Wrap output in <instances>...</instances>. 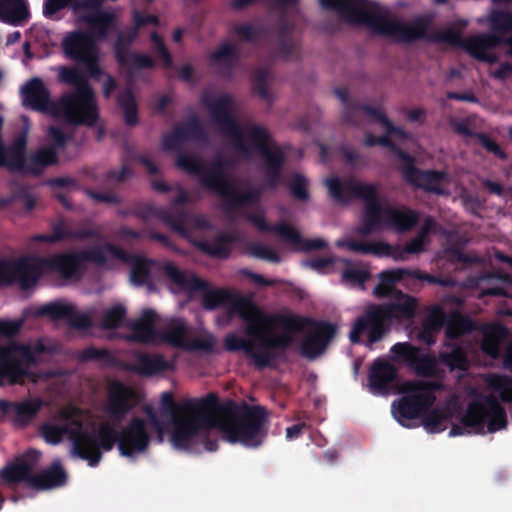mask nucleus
<instances>
[{"label": "nucleus", "instance_id": "41", "mask_svg": "<svg viewBox=\"0 0 512 512\" xmlns=\"http://www.w3.org/2000/svg\"><path fill=\"white\" fill-rule=\"evenodd\" d=\"M477 330V325L469 316L462 315L458 311H452L448 314L446 337L456 340L464 335H468Z\"/></svg>", "mask_w": 512, "mask_h": 512}, {"label": "nucleus", "instance_id": "18", "mask_svg": "<svg viewBox=\"0 0 512 512\" xmlns=\"http://www.w3.org/2000/svg\"><path fill=\"white\" fill-rule=\"evenodd\" d=\"M151 436L147 430L146 420L133 417L119 431L118 450L124 457H134L148 450Z\"/></svg>", "mask_w": 512, "mask_h": 512}, {"label": "nucleus", "instance_id": "55", "mask_svg": "<svg viewBox=\"0 0 512 512\" xmlns=\"http://www.w3.org/2000/svg\"><path fill=\"white\" fill-rule=\"evenodd\" d=\"M52 234H37L32 239L35 242H44V243H57L64 240H70V232L66 225V222L63 219L58 220L57 222H53L51 225Z\"/></svg>", "mask_w": 512, "mask_h": 512}, {"label": "nucleus", "instance_id": "47", "mask_svg": "<svg viewBox=\"0 0 512 512\" xmlns=\"http://www.w3.org/2000/svg\"><path fill=\"white\" fill-rule=\"evenodd\" d=\"M86 22L98 40H105L108 32L116 28V16L107 11H97L89 15Z\"/></svg>", "mask_w": 512, "mask_h": 512}, {"label": "nucleus", "instance_id": "59", "mask_svg": "<svg viewBox=\"0 0 512 512\" xmlns=\"http://www.w3.org/2000/svg\"><path fill=\"white\" fill-rule=\"evenodd\" d=\"M77 358L80 362H103L107 365H112L114 362V357L110 353L109 350L105 348H96L93 346L87 347L81 350Z\"/></svg>", "mask_w": 512, "mask_h": 512}, {"label": "nucleus", "instance_id": "4", "mask_svg": "<svg viewBox=\"0 0 512 512\" xmlns=\"http://www.w3.org/2000/svg\"><path fill=\"white\" fill-rule=\"evenodd\" d=\"M201 104L208 109L211 120L219 132L230 138L237 150L249 154L252 147L260 153L265 166V186L268 189H275L282 176L285 154L279 146L271 147L268 129L258 124L248 125L246 133L251 142L250 146L246 143L243 130L234 116V99L230 94L223 93L216 99L204 94L201 96Z\"/></svg>", "mask_w": 512, "mask_h": 512}, {"label": "nucleus", "instance_id": "15", "mask_svg": "<svg viewBox=\"0 0 512 512\" xmlns=\"http://www.w3.org/2000/svg\"><path fill=\"white\" fill-rule=\"evenodd\" d=\"M45 257H23L16 261L0 260V277L5 285L19 283L22 289L33 287L46 270Z\"/></svg>", "mask_w": 512, "mask_h": 512}, {"label": "nucleus", "instance_id": "43", "mask_svg": "<svg viewBox=\"0 0 512 512\" xmlns=\"http://www.w3.org/2000/svg\"><path fill=\"white\" fill-rule=\"evenodd\" d=\"M116 104L123 112L126 126L135 127L139 124L138 104L131 88H126L117 95Z\"/></svg>", "mask_w": 512, "mask_h": 512}, {"label": "nucleus", "instance_id": "64", "mask_svg": "<svg viewBox=\"0 0 512 512\" xmlns=\"http://www.w3.org/2000/svg\"><path fill=\"white\" fill-rule=\"evenodd\" d=\"M475 138L479 141L480 145L489 153H492L494 156L499 158L500 160H507V153L499 146V144L490 138L486 133L479 132L475 134Z\"/></svg>", "mask_w": 512, "mask_h": 512}, {"label": "nucleus", "instance_id": "54", "mask_svg": "<svg viewBox=\"0 0 512 512\" xmlns=\"http://www.w3.org/2000/svg\"><path fill=\"white\" fill-rule=\"evenodd\" d=\"M270 72L268 68H257L252 74V90L253 93L258 95L261 99L272 103L273 98L268 90V79Z\"/></svg>", "mask_w": 512, "mask_h": 512}, {"label": "nucleus", "instance_id": "51", "mask_svg": "<svg viewBox=\"0 0 512 512\" xmlns=\"http://www.w3.org/2000/svg\"><path fill=\"white\" fill-rule=\"evenodd\" d=\"M449 350L441 351L439 353V360L442 364L447 366L451 371L467 370L468 359L465 350L457 344H447Z\"/></svg>", "mask_w": 512, "mask_h": 512}, {"label": "nucleus", "instance_id": "56", "mask_svg": "<svg viewBox=\"0 0 512 512\" xmlns=\"http://www.w3.org/2000/svg\"><path fill=\"white\" fill-rule=\"evenodd\" d=\"M127 310L124 305L116 304L104 311L101 319V327L105 330L116 329L122 325Z\"/></svg>", "mask_w": 512, "mask_h": 512}, {"label": "nucleus", "instance_id": "30", "mask_svg": "<svg viewBox=\"0 0 512 512\" xmlns=\"http://www.w3.org/2000/svg\"><path fill=\"white\" fill-rule=\"evenodd\" d=\"M67 482V473L60 462H53L47 469L34 474L32 488L36 490H49L62 487Z\"/></svg>", "mask_w": 512, "mask_h": 512}, {"label": "nucleus", "instance_id": "14", "mask_svg": "<svg viewBox=\"0 0 512 512\" xmlns=\"http://www.w3.org/2000/svg\"><path fill=\"white\" fill-rule=\"evenodd\" d=\"M392 322L382 304H368L358 316L351 328L349 339L352 343H360L361 336H366V345L381 341L391 330Z\"/></svg>", "mask_w": 512, "mask_h": 512}, {"label": "nucleus", "instance_id": "45", "mask_svg": "<svg viewBox=\"0 0 512 512\" xmlns=\"http://www.w3.org/2000/svg\"><path fill=\"white\" fill-rule=\"evenodd\" d=\"M388 316L393 323L394 320H410L415 316L417 301L415 298L404 294L401 300L393 303H383Z\"/></svg>", "mask_w": 512, "mask_h": 512}, {"label": "nucleus", "instance_id": "29", "mask_svg": "<svg viewBox=\"0 0 512 512\" xmlns=\"http://www.w3.org/2000/svg\"><path fill=\"white\" fill-rule=\"evenodd\" d=\"M236 237L227 232H220L212 240L194 241V246L209 257L227 259L232 251Z\"/></svg>", "mask_w": 512, "mask_h": 512}, {"label": "nucleus", "instance_id": "17", "mask_svg": "<svg viewBox=\"0 0 512 512\" xmlns=\"http://www.w3.org/2000/svg\"><path fill=\"white\" fill-rule=\"evenodd\" d=\"M399 159L403 162L401 172L403 178L423 191L436 195L445 193L442 183L446 178L444 171L421 170L415 166L414 158L407 152L399 150Z\"/></svg>", "mask_w": 512, "mask_h": 512}, {"label": "nucleus", "instance_id": "10", "mask_svg": "<svg viewBox=\"0 0 512 512\" xmlns=\"http://www.w3.org/2000/svg\"><path fill=\"white\" fill-rule=\"evenodd\" d=\"M460 425L453 424L449 436L464 435L467 428L473 433H484L485 428L489 433L502 430L507 426V415L504 407L498 399L492 395L482 399L472 400L461 417Z\"/></svg>", "mask_w": 512, "mask_h": 512}, {"label": "nucleus", "instance_id": "23", "mask_svg": "<svg viewBox=\"0 0 512 512\" xmlns=\"http://www.w3.org/2000/svg\"><path fill=\"white\" fill-rule=\"evenodd\" d=\"M298 0H264V4L280 10L284 13V10L288 7L296 6ZM294 25L286 19L285 15L282 14L278 23V50L285 59H292L297 52V43L292 37Z\"/></svg>", "mask_w": 512, "mask_h": 512}, {"label": "nucleus", "instance_id": "35", "mask_svg": "<svg viewBox=\"0 0 512 512\" xmlns=\"http://www.w3.org/2000/svg\"><path fill=\"white\" fill-rule=\"evenodd\" d=\"M502 41V38L496 34H481L466 38L463 48L476 59L492 61L488 58L486 51L498 46Z\"/></svg>", "mask_w": 512, "mask_h": 512}, {"label": "nucleus", "instance_id": "21", "mask_svg": "<svg viewBox=\"0 0 512 512\" xmlns=\"http://www.w3.org/2000/svg\"><path fill=\"white\" fill-rule=\"evenodd\" d=\"M41 453L35 449H29L15 460L5 466L1 471V478L9 485L26 483L32 488L34 469L38 465Z\"/></svg>", "mask_w": 512, "mask_h": 512}, {"label": "nucleus", "instance_id": "2", "mask_svg": "<svg viewBox=\"0 0 512 512\" xmlns=\"http://www.w3.org/2000/svg\"><path fill=\"white\" fill-rule=\"evenodd\" d=\"M241 319L246 322L245 334L255 339L264 349L285 351L294 343V332L312 326L300 344L301 355L313 359L320 355L335 334L334 326L329 322L315 321L308 317L266 314L250 298H240L234 304Z\"/></svg>", "mask_w": 512, "mask_h": 512}, {"label": "nucleus", "instance_id": "37", "mask_svg": "<svg viewBox=\"0 0 512 512\" xmlns=\"http://www.w3.org/2000/svg\"><path fill=\"white\" fill-rule=\"evenodd\" d=\"M58 162L57 151L54 148H39L31 153L25 160L23 170L33 175H40L46 167L52 166Z\"/></svg>", "mask_w": 512, "mask_h": 512}, {"label": "nucleus", "instance_id": "63", "mask_svg": "<svg viewBox=\"0 0 512 512\" xmlns=\"http://www.w3.org/2000/svg\"><path fill=\"white\" fill-rule=\"evenodd\" d=\"M291 195L299 201H306L309 199L308 182L307 179L299 174L295 173L293 179L289 185Z\"/></svg>", "mask_w": 512, "mask_h": 512}, {"label": "nucleus", "instance_id": "27", "mask_svg": "<svg viewBox=\"0 0 512 512\" xmlns=\"http://www.w3.org/2000/svg\"><path fill=\"white\" fill-rule=\"evenodd\" d=\"M211 65L215 67L218 76L230 79L240 60L239 48L236 44L224 42L209 55Z\"/></svg>", "mask_w": 512, "mask_h": 512}, {"label": "nucleus", "instance_id": "57", "mask_svg": "<svg viewBox=\"0 0 512 512\" xmlns=\"http://www.w3.org/2000/svg\"><path fill=\"white\" fill-rule=\"evenodd\" d=\"M72 304H66L62 302H52L46 305L41 306L37 315L39 316H48L52 320H65L67 321L68 317L71 316V308Z\"/></svg>", "mask_w": 512, "mask_h": 512}, {"label": "nucleus", "instance_id": "38", "mask_svg": "<svg viewBox=\"0 0 512 512\" xmlns=\"http://www.w3.org/2000/svg\"><path fill=\"white\" fill-rule=\"evenodd\" d=\"M36 199L27 187H18L9 196H0V209H15L21 213L31 212Z\"/></svg>", "mask_w": 512, "mask_h": 512}, {"label": "nucleus", "instance_id": "61", "mask_svg": "<svg viewBox=\"0 0 512 512\" xmlns=\"http://www.w3.org/2000/svg\"><path fill=\"white\" fill-rule=\"evenodd\" d=\"M247 251L250 256L271 263H279L281 260L275 250L262 243H250L247 247Z\"/></svg>", "mask_w": 512, "mask_h": 512}, {"label": "nucleus", "instance_id": "26", "mask_svg": "<svg viewBox=\"0 0 512 512\" xmlns=\"http://www.w3.org/2000/svg\"><path fill=\"white\" fill-rule=\"evenodd\" d=\"M41 408L40 400L7 401L0 399V411L10 417L15 426H26Z\"/></svg>", "mask_w": 512, "mask_h": 512}, {"label": "nucleus", "instance_id": "53", "mask_svg": "<svg viewBox=\"0 0 512 512\" xmlns=\"http://www.w3.org/2000/svg\"><path fill=\"white\" fill-rule=\"evenodd\" d=\"M488 389L498 393L504 403H512V377L505 374H490L486 378Z\"/></svg>", "mask_w": 512, "mask_h": 512}, {"label": "nucleus", "instance_id": "16", "mask_svg": "<svg viewBox=\"0 0 512 512\" xmlns=\"http://www.w3.org/2000/svg\"><path fill=\"white\" fill-rule=\"evenodd\" d=\"M425 239L417 235L408 241L403 247L391 245L387 242H360L356 240H339L338 247H347L350 251L360 254H372L376 256L392 257L395 260H403L405 254H417L424 250Z\"/></svg>", "mask_w": 512, "mask_h": 512}, {"label": "nucleus", "instance_id": "50", "mask_svg": "<svg viewBox=\"0 0 512 512\" xmlns=\"http://www.w3.org/2000/svg\"><path fill=\"white\" fill-rule=\"evenodd\" d=\"M247 220L255 225L262 232H274L283 240L296 239L294 228L282 222L275 225H270L265 220L264 216L250 213L247 215Z\"/></svg>", "mask_w": 512, "mask_h": 512}, {"label": "nucleus", "instance_id": "19", "mask_svg": "<svg viewBox=\"0 0 512 512\" xmlns=\"http://www.w3.org/2000/svg\"><path fill=\"white\" fill-rule=\"evenodd\" d=\"M391 352L395 360L413 369L418 376L435 377L438 372V361L435 356L423 354L418 347L409 342H399L392 346Z\"/></svg>", "mask_w": 512, "mask_h": 512}, {"label": "nucleus", "instance_id": "5", "mask_svg": "<svg viewBox=\"0 0 512 512\" xmlns=\"http://www.w3.org/2000/svg\"><path fill=\"white\" fill-rule=\"evenodd\" d=\"M326 186L336 202L347 204L352 199L364 201L362 226L358 230L363 236L383 229L405 233L419 223V213L407 206L400 208L391 205L383 206L374 184L362 183L353 178L341 181L338 177H332L327 179Z\"/></svg>", "mask_w": 512, "mask_h": 512}, {"label": "nucleus", "instance_id": "20", "mask_svg": "<svg viewBox=\"0 0 512 512\" xmlns=\"http://www.w3.org/2000/svg\"><path fill=\"white\" fill-rule=\"evenodd\" d=\"M61 49L67 59L77 64L99 53L93 35L81 30L67 33L61 41Z\"/></svg>", "mask_w": 512, "mask_h": 512}, {"label": "nucleus", "instance_id": "42", "mask_svg": "<svg viewBox=\"0 0 512 512\" xmlns=\"http://www.w3.org/2000/svg\"><path fill=\"white\" fill-rule=\"evenodd\" d=\"M506 334V328L500 324L488 325L483 332L481 350L484 354L493 359H498L501 355L500 343Z\"/></svg>", "mask_w": 512, "mask_h": 512}, {"label": "nucleus", "instance_id": "1", "mask_svg": "<svg viewBox=\"0 0 512 512\" xmlns=\"http://www.w3.org/2000/svg\"><path fill=\"white\" fill-rule=\"evenodd\" d=\"M182 414L174 416L170 434L171 444L177 450L216 451L218 441L209 436V430L214 428L221 431L227 442L253 449L260 447L268 435V410L264 406L238 405L231 399L221 403L214 392L185 400Z\"/></svg>", "mask_w": 512, "mask_h": 512}, {"label": "nucleus", "instance_id": "11", "mask_svg": "<svg viewBox=\"0 0 512 512\" xmlns=\"http://www.w3.org/2000/svg\"><path fill=\"white\" fill-rule=\"evenodd\" d=\"M440 384L431 381H407L402 385L403 396L392 403L395 420L405 428H412L411 421L428 411L436 401L435 391Z\"/></svg>", "mask_w": 512, "mask_h": 512}, {"label": "nucleus", "instance_id": "25", "mask_svg": "<svg viewBox=\"0 0 512 512\" xmlns=\"http://www.w3.org/2000/svg\"><path fill=\"white\" fill-rule=\"evenodd\" d=\"M398 377L397 368L381 359L373 362L368 373V384L374 394L386 395L389 393Z\"/></svg>", "mask_w": 512, "mask_h": 512}, {"label": "nucleus", "instance_id": "58", "mask_svg": "<svg viewBox=\"0 0 512 512\" xmlns=\"http://www.w3.org/2000/svg\"><path fill=\"white\" fill-rule=\"evenodd\" d=\"M490 24L493 34L505 35L512 33V12L507 10L495 11L490 16Z\"/></svg>", "mask_w": 512, "mask_h": 512}, {"label": "nucleus", "instance_id": "36", "mask_svg": "<svg viewBox=\"0 0 512 512\" xmlns=\"http://www.w3.org/2000/svg\"><path fill=\"white\" fill-rule=\"evenodd\" d=\"M325 10L335 11L340 18L352 24L368 4V0H319Z\"/></svg>", "mask_w": 512, "mask_h": 512}, {"label": "nucleus", "instance_id": "33", "mask_svg": "<svg viewBox=\"0 0 512 512\" xmlns=\"http://www.w3.org/2000/svg\"><path fill=\"white\" fill-rule=\"evenodd\" d=\"M408 274L405 269L382 271L379 274L380 282L375 286L373 294L377 298H393L401 300L404 293L395 288V284L402 280L403 275Z\"/></svg>", "mask_w": 512, "mask_h": 512}, {"label": "nucleus", "instance_id": "62", "mask_svg": "<svg viewBox=\"0 0 512 512\" xmlns=\"http://www.w3.org/2000/svg\"><path fill=\"white\" fill-rule=\"evenodd\" d=\"M448 314L440 306H435L430 310L423 320L427 330L439 332L443 326L447 327Z\"/></svg>", "mask_w": 512, "mask_h": 512}, {"label": "nucleus", "instance_id": "3", "mask_svg": "<svg viewBox=\"0 0 512 512\" xmlns=\"http://www.w3.org/2000/svg\"><path fill=\"white\" fill-rule=\"evenodd\" d=\"M57 81L75 88L73 92L63 94L57 106L51 101L50 91L38 77L22 86L23 105L38 112L56 108L55 114L62 116L68 124L95 126L99 119V108L88 78L75 66L60 65L57 67Z\"/></svg>", "mask_w": 512, "mask_h": 512}, {"label": "nucleus", "instance_id": "6", "mask_svg": "<svg viewBox=\"0 0 512 512\" xmlns=\"http://www.w3.org/2000/svg\"><path fill=\"white\" fill-rule=\"evenodd\" d=\"M176 163L179 168L198 176L203 188L222 198L223 208L227 213L236 212L242 207L257 203L260 199L259 191L255 189L242 191L230 181L225 172V162L221 158L206 164L199 157L180 154Z\"/></svg>", "mask_w": 512, "mask_h": 512}, {"label": "nucleus", "instance_id": "34", "mask_svg": "<svg viewBox=\"0 0 512 512\" xmlns=\"http://www.w3.org/2000/svg\"><path fill=\"white\" fill-rule=\"evenodd\" d=\"M198 292L203 293L202 305L206 310H215L220 306L230 304V313L237 314L240 318L239 312L234 309V304L243 296H235L226 289H210L209 283L205 289H201Z\"/></svg>", "mask_w": 512, "mask_h": 512}, {"label": "nucleus", "instance_id": "60", "mask_svg": "<svg viewBox=\"0 0 512 512\" xmlns=\"http://www.w3.org/2000/svg\"><path fill=\"white\" fill-rule=\"evenodd\" d=\"M151 275V261L144 258L137 259L131 268V281L137 285H144Z\"/></svg>", "mask_w": 512, "mask_h": 512}, {"label": "nucleus", "instance_id": "48", "mask_svg": "<svg viewBox=\"0 0 512 512\" xmlns=\"http://www.w3.org/2000/svg\"><path fill=\"white\" fill-rule=\"evenodd\" d=\"M453 413L449 408H435L422 414V425L429 433H440L447 428Z\"/></svg>", "mask_w": 512, "mask_h": 512}, {"label": "nucleus", "instance_id": "9", "mask_svg": "<svg viewBox=\"0 0 512 512\" xmlns=\"http://www.w3.org/2000/svg\"><path fill=\"white\" fill-rule=\"evenodd\" d=\"M352 24L365 25L374 32L393 37L401 43L430 38L427 34V24L423 20L418 19L413 23L392 20L387 9L370 1Z\"/></svg>", "mask_w": 512, "mask_h": 512}, {"label": "nucleus", "instance_id": "24", "mask_svg": "<svg viewBox=\"0 0 512 512\" xmlns=\"http://www.w3.org/2000/svg\"><path fill=\"white\" fill-rule=\"evenodd\" d=\"M246 336L249 338V340L241 338L236 333L227 334L224 339V346L226 350L230 352L244 351L245 354L253 360L255 366L260 370L267 367H272V362L278 357V353L274 351L275 349H265V352H257L254 349L255 345L260 347L262 346L247 334Z\"/></svg>", "mask_w": 512, "mask_h": 512}, {"label": "nucleus", "instance_id": "7", "mask_svg": "<svg viewBox=\"0 0 512 512\" xmlns=\"http://www.w3.org/2000/svg\"><path fill=\"white\" fill-rule=\"evenodd\" d=\"M56 352L55 345H46L41 339L33 346L16 341L0 346V387L36 383L38 374L31 368L39 363V355Z\"/></svg>", "mask_w": 512, "mask_h": 512}, {"label": "nucleus", "instance_id": "13", "mask_svg": "<svg viewBox=\"0 0 512 512\" xmlns=\"http://www.w3.org/2000/svg\"><path fill=\"white\" fill-rule=\"evenodd\" d=\"M118 439L119 431L108 423L101 424L97 433L79 429L72 437V452L95 467L102 459L101 449L112 450Z\"/></svg>", "mask_w": 512, "mask_h": 512}, {"label": "nucleus", "instance_id": "8", "mask_svg": "<svg viewBox=\"0 0 512 512\" xmlns=\"http://www.w3.org/2000/svg\"><path fill=\"white\" fill-rule=\"evenodd\" d=\"M106 252L117 259L126 260V253L122 248L106 243L104 246L95 245L81 251L55 253L45 257L42 262L46 266V271L53 272L65 280H78L83 276L87 262L98 266L106 265Z\"/></svg>", "mask_w": 512, "mask_h": 512}, {"label": "nucleus", "instance_id": "44", "mask_svg": "<svg viewBox=\"0 0 512 512\" xmlns=\"http://www.w3.org/2000/svg\"><path fill=\"white\" fill-rule=\"evenodd\" d=\"M29 17L25 0H0V20L4 23L18 24Z\"/></svg>", "mask_w": 512, "mask_h": 512}, {"label": "nucleus", "instance_id": "22", "mask_svg": "<svg viewBox=\"0 0 512 512\" xmlns=\"http://www.w3.org/2000/svg\"><path fill=\"white\" fill-rule=\"evenodd\" d=\"M137 402V394L130 386L119 380L109 384L106 412L114 420H123Z\"/></svg>", "mask_w": 512, "mask_h": 512}, {"label": "nucleus", "instance_id": "52", "mask_svg": "<svg viewBox=\"0 0 512 512\" xmlns=\"http://www.w3.org/2000/svg\"><path fill=\"white\" fill-rule=\"evenodd\" d=\"M180 131L184 142H203L207 140V133L197 116H191L187 121L177 124L174 127Z\"/></svg>", "mask_w": 512, "mask_h": 512}, {"label": "nucleus", "instance_id": "32", "mask_svg": "<svg viewBox=\"0 0 512 512\" xmlns=\"http://www.w3.org/2000/svg\"><path fill=\"white\" fill-rule=\"evenodd\" d=\"M164 275L175 285L190 291H199L205 289L207 281L199 278L195 274L188 275L173 262H165L162 266Z\"/></svg>", "mask_w": 512, "mask_h": 512}, {"label": "nucleus", "instance_id": "31", "mask_svg": "<svg viewBox=\"0 0 512 512\" xmlns=\"http://www.w3.org/2000/svg\"><path fill=\"white\" fill-rule=\"evenodd\" d=\"M167 361L161 355L137 353L134 362L126 364L125 369L142 376H152L168 369Z\"/></svg>", "mask_w": 512, "mask_h": 512}, {"label": "nucleus", "instance_id": "46", "mask_svg": "<svg viewBox=\"0 0 512 512\" xmlns=\"http://www.w3.org/2000/svg\"><path fill=\"white\" fill-rule=\"evenodd\" d=\"M27 136L21 134L12 142L8 151L5 150V163L1 167H9L11 170H23L26 156Z\"/></svg>", "mask_w": 512, "mask_h": 512}, {"label": "nucleus", "instance_id": "49", "mask_svg": "<svg viewBox=\"0 0 512 512\" xmlns=\"http://www.w3.org/2000/svg\"><path fill=\"white\" fill-rule=\"evenodd\" d=\"M91 0H44L43 15L46 18L54 19L55 15L66 7L78 13L90 8Z\"/></svg>", "mask_w": 512, "mask_h": 512}, {"label": "nucleus", "instance_id": "39", "mask_svg": "<svg viewBox=\"0 0 512 512\" xmlns=\"http://www.w3.org/2000/svg\"><path fill=\"white\" fill-rule=\"evenodd\" d=\"M123 37L118 36L116 42V59L121 66L138 70L151 69L155 66L153 58L147 54L127 52L122 48Z\"/></svg>", "mask_w": 512, "mask_h": 512}, {"label": "nucleus", "instance_id": "12", "mask_svg": "<svg viewBox=\"0 0 512 512\" xmlns=\"http://www.w3.org/2000/svg\"><path fill=\"white\" fill-rule=\"evenodd\" d=\"M131 214L138 219L148 221L157 218L168 225L173 231L185 238H189L191 227L207 229L211 227L208 220L201 216L193 215L183 209L169 211L164 208L156 207L151 203L135 202L131 206Z\"/></svg>", "mask_w": 512, "mask_h": 512}, {"label": "nucleus", "instance_id": "28", "mask_svg": "<svg viewBox=\"0 0 512 512\" xmlns=\"http://www.w3.org/2000/svg\"><path fill=\"white\" fill-rule=\"evenodd\" d=\"M157 319L158 315L153 309H144L140 317L130 324L132 339L144 344L158 343L159 331L154 327Z\"/></svg>", "mask_w": 512, "mask_h": 512}, {"label": "nucleus", "instance_id": "40", "mask_svg": "<svg viewBox=\"0 0 512 512\" xmlns=\"http://www.w3.org/2000/svg\"><path fill=\"white\" fill-rule=\"evenodd\" d=\"M187 333L188 329L184 320L174 318L162 331H159L158 343H168L173 347L185 348L187 346Z\"/></svg>", "mask_w": 512, "mask_h": 512}]
</instances>
